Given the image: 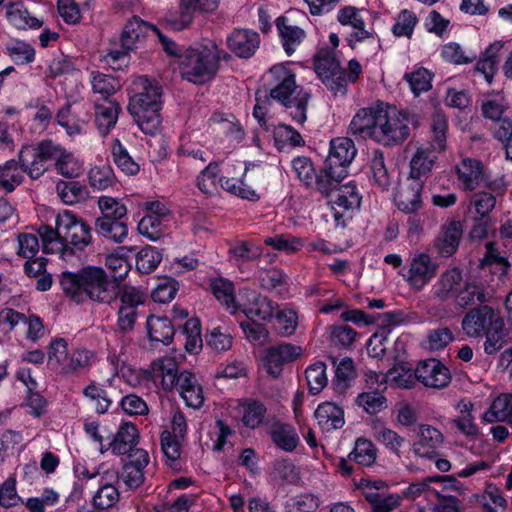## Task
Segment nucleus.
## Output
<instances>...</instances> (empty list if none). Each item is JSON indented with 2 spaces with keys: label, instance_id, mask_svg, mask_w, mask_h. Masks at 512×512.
Wrapping results in <instances>:
<instances>
[{
  "label": "nucleus",
  "instance_id": "nucleus-1",
  "mask_svg": "<svg viewBox=\"0 0 512 512\" xmlns=\"http://www.w3.org/2000/svg\"><path fill=\"white\" fill-rule=\"evenodd\" d=\"M349 131L384 146L398 145L410 133L406 114L385 102L359 109L350 122Z\"/></svg>",
  "mask_w": 512,
  "mask_h": 512
},
{
  "label": "nucleus",
  "instance_id": "nucleus-2",
  "mask_svg": "<svg viewBox=\"0 0 512 512\" xmlns=\"http://www.w3.org/2000/svg\"><path fill=\"white\" fill-rule=\"evenodd\" d=\"M112 376L107 379L110 384L125 382L137 384L151 381L154 384H190L195 375L187 370L179 371L176 361L164 357L154 361L150 370H134L130 365L121 362L115 354H109Z\"/></svg>",
  "mask_w": 512,
  "mask_h": 512
},
{
  "label": "nucleus",
  "instance_id": "nucleus-3",
  "mask_svg": "<svg viewBox=\"0 0 512 512\" xmlns=\"http://www.w3.org/2000/svg\"><path fill=\"white\" fill-rule=\"evenodd\" d=\"M161 98L162 88L157 82L145 76H139L132 82L128 110L146 134L154 135L159 130Z\"/></svg>",
  "mask_w": 512,
  "mask_h": 512
},
{
  "label": "nucleus",
  "instance_id": "nucleus-4",
  "mask_svg": "<svg viewBox=\"0 0 512 512\" xmlns=\"http://www.w3.org/2000/svg\"><path fill=\"white\" fill-rule=\"evenodd\" d=\"M270 97L290 110L294 121L303 124L306 119L310 93L297 86L295 73L288 64L279 63L269 69Z\"/></svg>",
  "mask_w": 512,
  "mask_h": 512
},
{
  "label": "nucleus",
  "instance_id": "nucleus-5",
  "mask_svg": "<svg viewBox=\"0 0 512 512\" xmlns=\"http://www.w3.org/2000/svg\"><path fill=\"white\" fill-rule=\"evenodd\" d=\"M60 284L76 301H81L83 294L98 302H108L113 297L106 272L96 266L84 267L79 273L64 272Z\"/></svg>",
  "mask_w": 512,
  "mask_h": 512
},
{
  "label": "nucleus",
  "instance_id": "nucleus-6",
  "mask_svg": "<svg viewBox=\"0 0 512 512\" xmlns=\"http://www.w3.org/2000/svg\"><path fill=\"white\" fill-rule=\"evenodd\" d=\"M314 66L318 77L335 96H344L348 82H355L362 71L360 63L352 59L348 64L347 77L341 67V60L334 51L329 49H321L317 53Z\"/></svg>",
  "mask_w": 512,
  "mask_h": 512
},
{
  "label": "nucleus",
  "instance_id": "nucleus-7",
  "mask_svg": "<svg viewBox=\"0 0 512 512\" xmlns=\"http://www.w3.org/2000/svg\"><path fill=\"white\" fill-rule=\"evenodd\" d=\"M262 182V171H250L241 161L226 163L223 175L219 179L220 187L224 191L249 201L260 199L259 190Z\"/></svg>",
  "mask_w": 512,
  "mask_h": 512
},
{
  "label": "nucleus",
  "instance_id": "nucleus-8",
  "mask_svg": "<svg viewBox=\"0 0 512 512\" xmlns=\"http://www.w3.org/2000/svg\"><path fill=\"white\" fill-rule=\"evenodd\" d=\"M218 54L214 45H198L188 49L180 59L183 78L195 84L211 80L218 70Z\"/></svg>",
  "mask_w": 512,
  "mask_h": 512
},
{
  "label": "nucleus",
  "instance_id": "nucleus-9",
  "mask_svg": "<svg viewBox=\"0 0 512 512\" xmlns=\"http://www.w3.org/2000/svg\"><path fill=\"white\" fill-rule=\"evenodd\" d=\"M276 309L275 302L248 287L235 291L227 312L237 317L243 315L248 319L270 321Z\"/></svg>",
  "mask_w": 512,
  "mask_h": 512
},
{
  "label": "nucleus",
  "instance_id": "nucleus-10",
  "mask_svg": "<svg viewBox=\"0 0 512 512\" xmlns=\"http://www.w3.org/2000/svg\"><path fill=\"white\" fill-rule=\"evenodd\" d=\"M34 158L40 161L53 160L57 172L65 178H78L84 171V162L79 157L51 141L41 142ZM35 164L36 159H34Z\"/></svg>",
  "mask_w": 512,
  "mask_h": 512
},
{
  "label": "nucleus",
  "instance_id": "nucleus-11",
  "mask_svg": "<svg viewBox=\"0 0 512 512\" xmlns=\"http://www.w3.org/2000/svg\"><path fill=\"white\" fill-rule=\"evenodd\" d=\"M335 180L327 178L329 192L324 193L330 196L332 216L336 226H345L348 213L359 208L361 197L357 187L352 183L334 187Z\"/></svg>",
  "mask_w": 512,
  "mask_h": 512
},
{
  "label": "nucleus",
  "instance_id": "nucleus-12",
  "mask_svg": "<svg viewBox=\"0 0 512 512\" xmlns=\"http://www.w3.org/2000/svg\"><path fill=\"white\" fill-rule=\"evenodd\" d=\"M55 226L63 238L64 246L70 244L83 250L92 243L91 227L72 211L63 210L55 217Z\"/></svg>",
  "mask_w": 512,
  "mask_h": 512
},
{
  "label": "nucleus",
  "instance_id": "nucleus-13",
  "mask_svg": "<svg viewBox=\"0 0 512 512\" xmlns=\"http://www.w3.org/2000/svg\"><path fill=\"white\" fill-rule=\"evenodd\" d=\"M355 155L356 148L351 139L338 137L331 140L330 152L324 166V174L327 178L340 182L347 176V167Z\"/></svg>",
  "mask_w": 512,
  "mask_h": 512
},
{
  "label": "nucleus",
  "instance_id": "nucleus-14",
  "mask_svg": "<svg viewBox=\"0 0 512 512\" xmlns=\"http://www.w3.org/2000/svg\"><path fill=\"white\" fill-rule=\"evenodd\" d=\"M437 270L438 264L428 253L415 252L400 274L411 289L421 291L436 276Z\"/></svg>",
  "mask_w": 512,
  "mask_h": 512
},
{
  "label": "nucleus",
  "instance_id": "nucleus-15",
  "mask_svg": "<svg viewBox=\"0 0 512 512\" xmlns=\"http://www.w3.org/2000/svg\"><path fill=\"white\" fill-rule=\"evenodd\" d=\"M170 221V211L161 202H149L146 204V214L137 225L139 233L152 242L160 240Z\"/></svg>",
  "mask_w": 512,
  "mask_h": 512
},
{
  "label": "nucleus",
  "instance_id": "nucleus-16",
  "mask_svg": "<svg viewBox=\"0 0 512 512\" xmlns=\"http://www.w3.org/2000/svg\"><path fill=\"white\" fill-rule=\"evenodd\" d=\"M303 353L301 346L292 343L270 346L262 357V367L272 379H276L282 373L285 364L296 361Z\"/></svg>",
  "mask_w": 512,
  "mask_h": 512
},
{
  "label": "nucleus",
  "instance_id": "nucleus-17",
  "mask_svg": "<svg viewBox=\"0 0 512 512\" xmlns=\"http://www.w3.org/2000/svg\"><path fill=\"white\" fill-rule=\"evenodd\" d=\"M498 311L489 306L470 310L462 320V329L469 337H479L500 319Z\"/></svg>",
  "mask_w": 512,
  "mask_h": 512
},
{
  "label": "nucleus",
  "instance_id": "nucleus-18",
  "mask_svg": "<svg viewBox=\"0 0 512 512\" xmlns=\"http://www.w3.org/2000/svg\"><path fill=\"white\" fill-rule=\"evenodd\" d=\"M423 181L408 177L394 193V203L404 213H416L422 206Z\"/></svg>",
  "mask_w": 512,
  "mask_h": 512
},
{
  "label": "nucleus",
  "instance_id": "nucleus-19",
  "mask_svg": "<svg viewBox=\"0 0 512 512\" xmlns=\"http://www.w3.org/2000/svg\"><path fill=\"white\" fill-rule=\"evenodd\" d=\"M337 20L341 25L352 27L353 32L349 36L351 45L373 37L372 30L366 28L363 11L356 7L345 6L341 8L337 13Z\"/></svg>",
  "mask_w": 512,
  "mask_h": 512
},
{
  "label": "nucleus",
  "instance_id": "nucleus-20",
  "mask_svg": "<svg viewBox=\"0 0 512 512\" xmlns=\"http://www.w3.org/2000/svg\"><path fill=\"white\" fill-rule=\"evenodd\" d=\"M456 170L458 180L464 190L473 191L486 182L484 167L476 159H463Z\"/></svg>",
  "mask_w": 512,
  "mask_h": 512
},
{
  "label": "nucleus",
  "instance_id": "nucleus-21",
  "mask_svg": "<svg viewBox=\"0 0 512 512\" xmlns=\"http://www.w3.org/2000/svg\"><path fill=\"white\" fill-rule=\"evenodd\" d=\"M29 148L23 149L19 154L20 164L14 160H9L0 165V188L6 192H12L23 180L24 173L28 169V161L24 158V153Z\"/></svg>",
  "mask_w": 512,
  "mask_h": 512
},
{
  "label": "nucleus",
  "instance_id": "nucleus-22",
  "mask_svg": "<svg viewBox=\"0 0 512 512\" xmlns=\"http://www.w3.org/2000/svg\"><path fill=\"white\" fill-rule=\"evenodd\" d=\"M259 43V35L251 30L237 29L227 37L228 48L240 58L252 56Z\"/></svg>",
  "mask_w": 512,
  "mask_h": 512
},
{
  "label": "nucleus",
  "instance_id": "nucleus-23",
  "mask_svg": "<svg viewBox=\"0 0 512 512\" xmlns=\"http://www.w3.org/2000/svg\"><path fill=\"white\" fill-rule=\"evenodd\" d=\"M219 0H180V16L178 19H168L173 29H184L192 21L193 13L197 10L213 12L218 8Z\"/></svg>",
  "mask_w": 512,
  "mask_h": 512
},
{
  "label": "nucleus",
  "instance_id": "nucleus-24",
  "mask_svg": "<svg viewBox=\"0 0 512 512\" xmlns=\"http://www.w3.org/2000/svg\"><path fill=\"white\" fill-rule=\"evenodd\" d=\"M292 169L297 178L305 185L309 186L316 183L318 190L321 193L329 192V184H326L327 176L324 174V169L319 175H316L315 167L312 161L307 157H296L292 161Z\"/></svg>",
  "mask_w": 512,
  "mask_h": 512
},
{
  "label": "nucleus",
  "instance_id": "nucleus-25",
  "mask_svg": "<svg viewBox=\"0 0 512 512\" xmlns=\"http://www.w3.org/2000/svg\"><path fill=\"white\" fill-rule=\"evenodd\" d=\"M415 377L420 384H448L450 374L437 359H428L420 362L415 369Z\"/></svg>",
  "mask_w": 512,
  "mask_h": 512
},
{
  "label": "nucleus",
  "instance_id": "nucleus-26",
  "mask_svg": "<svg viewBox=\"0 0 512 512\" xmlns=\"http://www.w3.org/2000/svg\"><path fill=\"white\" fill-rule=\"evenodd\" d=\"M442 442L443 435L438 429L422 424L419 426L418 440L414 443L413 450L421 457L431 458L436 455L435 450Z\"/></svg>",
  "mask_w": 512,
  "mask_h": 512
},
{
  "label": "nucleus",
  "instance_id": "nucleus-27",
  "mask_svg": "<svg viewBox=\"0 0 512 512\" xmlns=\"http://www.w3.org/2000/svg\"><path fill=\"white\" fill-rule=\"evenodd\" d=\"M150 34H158V29L138 17H133L123 29L121 35L122 48L131 50L138 40Z\"/></svg>",
  "mask_w": 512,
  "mask_h": 512
},
{
  "label": "nucleus",
  "instance_id": "nucleus-28",
  "mask_svg": "<svg viewBox=\"0 0 512 512\" xmlns=\"http://www.w3.org/2000/svg\"><path fill=\"white\" fill-rule=\"evenodd\" d=\"M318 425L324 431L339 429L344 425V412L331 402L320 404L315 411Z\"/></svg>",
  "mask_w": 512,
  "mask_h": 512
},
{
  "label": "nucleus",
  "instance_id": "nucleus-29",
  "mask_svg": "<svg viewBox=\"0 0 512 512\" xmlns=\"http://www.w3.org/2000/svg\"><path fill=\"white\" fill-rule=\"evenodd\" d=\"M56 192L61 201L70 206L83 203L90 196L87 187L77 181L59 180L56 184Z\"/></svg>",
  "mask_w": 512,
  "mask_h": 512
},
{
  "label": "nucleus",
  "instance_id": "nucleus-30",
  "mask_svg": "<svg viewBox=\"0 0 512 512\" xmlns=\"http://www.w3.org/2000/svg\"><path fill=\"white\" fill-rule=\"evenodd\" d=\"M437 152H434L429 147L420 146L410 161L409 177L421 180L423 176L428 174L437 159Z\"/></svg>",
  "mask_w": 512,
  "mask_h": 512
},
{
  "label": "nucleus",
  "instance_id": "nucleus-31",
  "mask_svg": "<svg viewBox=\"0 0 512 512\" xmlns=\"http://www.w3.org/2000/svg\"><path fill=\"white\" fill-rule=\"evenodd\" d=\"M462 275L457 268H452L441 274L440 278L433 285L434 296L440 299H448L457 295L461 286Z\"/></svg>",
  "mask_w": 512,
  "mask_h": 512
},
{
  "label": "nucleus",
  "instance_id": "nucleus-32",
  "mask_svg": "<svg viewBox=\"0 0 512 512\" xmlns=\"http://www.w3.org/2000/svg\"><path fill=\"white\" fill-rule=\"evenodd\" d=\"M120 106L115 101H105L95 106V122L100 134L106 135L117 123Z\"/></svg>",
  "mask_w": 512,
  "mask_h": 512
},
{
  "label": "nucleus",
  "instance_id": "nucleus-33",
  "mask_svg": "<svg viewBox=\"0 0 512 512\" xmlns=\"http://www.w3.org/2000/svg\"><path fill=\"white\" fill-rule=\"evenodd\" d=\"M138 430L132 423H123L115 434L110 448L116 455H125L136 445Z\"/></svg>",
  "mask_w": 512,
  "mask_h": 512
},
{
  "label": "nucleus",
  "instance_id": "nucleus-34",
  "mask_svg": "<svg viewBox=\"0 0 512 512\" xmlns=\"http://www.w3.org/2000/svg\"><path fill=\"white\" fill-rule=\"evenodd\" d=\"M269 433L273 443L284 451L292 452L299 443L295 428L289 424L276 422L271 426Z\"/></svg>",
  "mask_w": 512,
  "mask_h": 512
},
{
  "label": "nucleus",
  "instance_id": "nucleus-35",
  "mask_svg": "<svg viewBox=\"0 0 512 512\" xmlns=\"http://www.w3.org/2000/svg\"><path fill=\"white\" fill-rule=\"evenodd\" d=\"M462 228L459 222L453 221L443 228L441 235L437 239V249L441 256L449 257L455 253L458 248Z\"/></svg>",
  "mask_w": 512,
  "mask_h": 512
},
{
  "label": "nucleus",
  "instance_id": "nucleus-36",
  "mask_svg": "<svg viewBox=\"0 0 512 512\" xmlns=\"http://www.w3.org/2000/svg\"><path fill=\"white\" fill-rule=\"evenodd\" d=\"M334 381L338 384H350L359 381L363 370L350 357L333 359Z\"/></svg>",
  "mask_w": 512,
  "mask_h": 512
},
{
  "label": "nucleus",
  "instance_id": "nucleus-37",
  "mask_svg": "<svg viewBox=\"0 0 512 512\" xmlns=\"http://www.w3.org/2000/svg\"><path fill=\"white\" fill-rule=\"evenodd\" d=\"M276 27L282 40L283 48L288 55L296 50L297 46L303 41L305 32L294 25L287 23V18L280 17L276 21Z\"/></svg>",
  "mask_w": 512,
  "mask_h": 512
},
{
  "label": "nucleus",
  "instance_id": "nucleus-38",
  "mask_svg": "<svg viewBox=\"0 0 512 512\" xmlns=\"http://www.w3.org/2000/svg\"><path fill=\"white\" fill-rule=\"evenodd\" d=\"M77 107L72 109L70 105L63 107L57 114L58 123L65 128L69 136H76L83 133L90 116L85 113L84 116H76Z\"/></svg>",
  "mask_w": 512,
  "mask_h": 512
},
{
  "label": "nucleus",
  "instance_id": "nucleus-39",
  "mask_svg": "<svg viewBox=\"0 0 512 512\" xmlns=\"http://www.w3.org/2000/svg\"><path fill=\"white\" fill-rule=\"evenodd\" d=\"M275 305L276 309L272 316L275 318V331L284 337L293 335L298 327V313L288 306L279 307L277 303Z\"/></svg>",
  "mask_w": 512,
  "mask_h": 512
},
{
  "label": "nucleus",
  "instance_id": "nucleus-40",
  "mask_svg": "<svg viewBox=\"0 0 512 512\" xmlns=\"http://www.w3.org/2000/svg\"><path fill=\"white\" fill-rule=\"evenodd\" d=\"M68 343L61 338L53 340L47 352V364L56 373L66 374L69 361Z\"/></svg>",
  "mask_w": 512,
  "mask_h": 512
},
{
  "label": "nucleus",
  "instance_id": "nucleus-41",
  "mask_svg": "<svg viewBox=\"0 0 512 512\" xmlns=\"http://www.w3.org/2000/svg\"><path fill=\"white\" fill-rule=\"evenodd\" d=\"M483 420L488 423L508 422L512 424V394H502L491 404L483 415Z\"/></svg>",
  "mask_w": 512,
  "mask_h": 512
},
{
  "label": "nucleus",
  "instance_id": "nucleus-42",
  "mask_svg": "<svg viewBox=\"0 0 512 512\" xmlns=\"http://www.w3.org/2000/svg\"><path fill=\"white\" fill-rule=\"evenodd\" d=\"M147 330L151 341L168 345L174 335V327L166 316H150L147 319Z\"/></svg>",
  "mask_w": 512,
  "mask_h": 512
},
{
  "label": "nucleus",
  "instance_id": "nucleus-43",
  "mask_svg": "<svg viewBox=\"0 0 512 512\" xmlns=\"http://www.w3.org/2000/svg\"><path fill=\"white\" fill-rule=\"evenodd\" d=\"M503 48V43L496 41L492 43L483 53L482 57L476 64V72L484 76L485 80L490 84L497 72L498 54Z\"/></svg>",
  "mask_w": 512,
  "mask_h": 512
},
{
  "label": "nucleus",
  "instance_id": "nucleus-44",
  "mask_svg": "<svg viewBox=\"0 0 512 512\" xmlns=\"http://www.w3.org/2000/svg\"><path fill=\"white\" fill-rule=\"evenodd\" d=\"M448 123L444 114L436 112L431 120V136L429 147L438 154L445 151L447 144Z\"/></svg>",
  "mask_w": 512,
  "mask_h": 512
},
{
  "label": "nucleus",
  "instance_id": "nucleus-45",
  "mask_svg": "<svg viewBox=\"0 0 512 512\" xmlns=\"http://www.w3.org/2000/svg\"><path fill=\"white\" fill-rule=\"evenodd\" d=\"M364 497L370 505V512H392L402 502V497L397 493L384 495L376 491H366Z\"/></svg>",
  "mask_w": 512,
  "mask_h": 512
},
{
  "label": "nucleus",
  "instance_id": "nucleus-46",
  "mask_svg": "<svg viewBox=\"0 0 512 512\" xmlns=\"http://www.w3.org/2000/svg\"><path fill=\"white\" fill-rule=\"evenodd\" d=\"M95 226L102 236L116 243L123 242L128 235V227L122 219L97 218Z\"/></svg>",
  "mask_w": 512,
  "mask_h": 512
},
{
  "label": "nucleus",
  "instance_id": "nucleus-47",
  "mask_svg": "<svg viewBox=\"0 0 512 512\" xmlns=\"http://www.w3.org/2000/svg\"><path fill=\"white\" fill-rule=\"evenodd\" d=\"M488 289L476 281L465 283L464 287L459 290L456 300L459 305L467 306L475 302H485L490 298Z\"/></svg>",
  "mask_w": 512,
  "mask_h": 512
},
{
  "label": "nucleus",
  "instance_id": "nucleus-48",
  "mask_svg": "<svg viewBox=\"0 0 512 512\" xmlns=\"http://www.w3.org/2000/svg\"><path fill=\"white\" fill-rule=\"evenodd\" d=\"M132 250V248L120 247L106 257V266L115 280H122L128 275L131 266L127 259V252Z\"/></svg>",
  "mask_w": 512,
  "mask_h": 512
},
{
  "label": "nucleus",
  "instance_id": "nucleus-49",
  "mask_svg": "<svg viewBox=\"0 0 512 512\" xmlns=\"http://www.w3.org/2000/svg\"><path fill=\"white\" fill-rule=\"evenodd\" d=\"M364 376L366 384H406L410 378L409 371L402 366L393 367L385 375L368 371Z\"/></svg>",
  "mask_w": 512,
  "mask_h": 512
},
{
  "label": "nucleus",
  "instance_id": "nucleus-50",
  "mask_svg": "<svg viewBox=\"0 0 512 512\" xmlns=\"http://www.w3.org/2000/svg\"><path fill=\"white\" fill-rule=\"evenodd\" d=\"M37 232L40 245L45 253H59L64 250L63 238L57 226L53 229L51 226L42 225Z\"/></svg>",
  "mask_w": 512,
  "mask_h": 512
},
{
  "label": "nucleus",
  "instance_id": "nucleus-51",
  "mask_svg": "<svg viewBox=\"0 0 512 512\" xmlns=\"http://www.w3.org/2000/svg\"><path fill=\"white\" fill-rule=\"evenodd\" d=\"M485 333L486 341L484 343V351L487 354H494L502 349L507 339V332L502 317L494 322Z\"/></svg>",
  "mask_w": 512,
  "mask_h": 512
},
{
  "label": "nucleus",
  "instance_id": "nucleus-52",
  "mask_svg": "<svg viewBox=\"0 0 512 512\" xmlns=\"http://www.w3.org/2000/svg\"><path fill=\"white\" fill-rule=\"evenodd\" d=\"M220 178L218 165L216 163H209L197 176L196 184L202 193L212 195L220 187Z\"/></svg>",
  "mask_w": 512,
  "mask_h": 512
},
{
  "label": "nucleus",
  "instance_id": "nucleus-53",
  "mask_svg": "<svg viewBox=\"0 0 512 512\" xmlns=\"http://www.w3.org/2000/svg\"><path fill=\"white\" fill-rule=\"evenodd\" d=\"M275 145L279 150L304 145L302 136L293 127L279 124L273 130Z\"/></svg>",
  "mask_w": 512,
  "mask_h": 512
},
{
  "label": "nucleus",
  "instance_id": "nucleus-54",
  "mask_svg": "<svg viewBox=\"0 0 512 512\" xmlns=\"http://www.w3.org/2000/svg\"><path fill=\"white\" fill-rule=\"evenodd\" d=\"M185 349L188 353L197 354L201 351L203 341L201 324L197 318L188 319L184 325Z\"/></svg>",
  "mask_w": 512,
  "mask_h": 512
},
{
  "label": "nucleus",
  "instance_id": "nucleus-55",
  "mask_svg": "<svg viewBox=\"0 0 512 512\" xmlns=\"http://www.w3.org/2000/svg\"><path fill=\"white\" fill-rule=\"evenodd\" d=\"M486 249V255L481 261L482 268L488 267L499 278L506 275L509 268L506 258L498 253L493 243H488Z\"/></svg>",
  "mask_w": 512,
  "mask_h": 512
},
{
  "label": "nucleus",
  "instance_id": "nucleus-56",
  "mask_svg": "<svg viewBox=\"0 0 512 512\" xmlns=\"http://www.w3.org/2000/svg\"><path fill=\"white\" fill-rule=\"evenodd\" d=\"M404 78L416 96L428 91L432 86V73L423 67L414 68L411 72L406 73Z\"/></svg>",
  "mask_w": 512,
  "mask_h": 512
},
{
  "label": "nucleus",
  "instance_id": "nucleus-57",
  "mask_svg": "<svg viewBox=\"0 0 512 512\" xmlns=\"http://www.w3.org/2000/svg\"><path fill=\"white\" fill-rule=\"evenodd\" d=\"M484 512H504L507 502L501 494L500 489L493 484H488L480 496Z\"/></svg>",
  "mask_w": 512,
  "mask_h": 512
},
{
  "label": "nucleus",
  "instance_id": "nucleus-58",
  "mask_svg": "<svg viewBox=\"0 0 512 512\" xmlns=\"http://www.w3.org/2000/svg\"><path fill=\"white\" fill-rule=\"evenodd\" d=\"M349 459L364 466L372 465L376 460V449L373 443L368 439L358 438L353 451L349 454Z\"/></svg>",
  "mask_w": 512,
  "mask_h": 512
},
{
  "label": "nucleus",
  "instance_id": "nucleus-59",
  "mask_svg": "<svg viewBox=\"0 0 512 512\" xmlns=\"http://www.w3.org/2000/svg\"><path fill=\"white\" fill-rule=\"evenodd\" d=\"M111 152L115 164L125 174L135 175L139 172V165L130 157L118 139L113 141Z\"/></svg>",
  "mask_w": 512,
  "mask_h": 512
},
{
  "label": "nucleus",
  "instance_id": "nucleus-60",
  "mask_svg": "<svg viewBox=\"0 0 512 512\" xmlns=\"http://www.w3.org/2000/svg\"><path fill=\"white\" fill-rule=\"evenodd\" d=\"M98 208L101 212L99 218L123 219L127 214V208L121 200L110 196H101L98 199Z\"/></svg>",
  "mask_w": 512,
  "mask_h": 512
},
{
  "label": "nucleus",
  "instance_id": "nucleus-61",
  "mask_svg": "<svg viewBox=\"0 0 512 512\" xmlns=\"http://www.w3.org/2000/svg\"><path fill=\"white\" fill-rule=\"evenodd\" d=\"M370 173L374 183L381 189H387L391 185V177L387 171L383 153L375 151L370 161Z\"/></svg>",
  "mask_w": 512,
  "mask_h": 512
},
{
  "label": "nucleus",
  "instance_id": "nucleus-62",
  "mask_svg": "<svg viewBox=\"0 0 512 512\" xmlns=\"http://www.w3.org/2000/svg\"><path fill=\"white\" fill-rule=\"evenodd\" d=\"M162 261V253L153 246H146L138 252L136 267L141 273L154 271Z\"/></svg>",
  "mask_w": 512,
  "mask_h": 512
},
{
  "label": "nucleus",
  "instance_id": "nucleus-63",
  "mask_svg": "<svg viewBox=\"0 0 512 512\" xmlns=\"http://www.w3.org/2000/svg\"><path fill=\"white\" fill-rule=\"evenodd\" d=\"M89 185L96 190H105L114 184V173L110 166H95L88 171Z\"/></svg>",
  "mask_w": 512,
  "mask_h": 512
},
{
  "label": "nucleus",
  "instance_id": "nucleus-64",
  "mask_svg": "<svg viewBox=\"0 0 512 512\" xmlns=\"http://www.w3.org/2000/svg\"><path fill=\"white\" fill-rule=\"evenodd\" d=\"M357 403L369 414H376L387 407L383 391L378 389L361 393L357 397Z\"/></svg>",
  "mask_w": 512,
  "mask_h": 512
}]
</instances>
